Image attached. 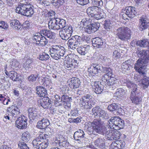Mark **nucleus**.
I'll list each match as a JSON object with an SVG mask.
<instances>
[{
	"instance_id": "79ce46f5",
	"label": "nucleus",
	"mask_w": 149,
	"mask_h": 149,
	"mask_svg": "<svg viewBox=\"0 0 149 149\" xmlns=\"http://www.w3.org/2000/svg\"><path fill=\"white\" fill-rule=\"evenodd\" d=\"M59 35L61 38L63 40H68L70 37L69 34H68L65 31L61 29L59 31Z\"/></svg>"
},
{
	"instance_id": "bf43d9fd",
	"label": "nucleus",
	"mask_w": 149,
	"mask_h": 149,
	"mask_svg": "<svg viewBox=\"0 0 149 149\" xmlns=\"http://www.w3.org/2000/svg\"><path fill=\"white\" fill-rule=\"evenodd\" d=\"M24 141H20L18 143V146L20 149H29L27 145Z\"/></svg>"
},
{
	"instance_id": "a878e982",
	"label": "nucleus",
	"mask_w": 149,
	"mask_h": 149,
	"mask_svg": "<svg viewBox=\"0 0 149 149\" xmlns=\"http://www.w3.org/2000/svg\"><path fill=\"white\" fill-rule=\"evenodd\" d=\"M139 28L141 31H143L148 28H149V22L143 18L140 19Z\"/></svg>"
},
{
	"instance_id": "c03bdc74",
	"label": "nucleus",
	"mask_w": 149,
	"mask_h": 149,
	"mask_svg": "<svg viewBox=\"0 0 149 149\" xmlns=\"http://www.w3.org/2000/svg\"><path fill=\"white\" fill-rule=\"evenodd\" d=\"M124 85L126 86L129 89L132 88L136 86V84L128 79L124 80L123 81Z\"/></svg>"
},
{
	"instance_id": "6ab92c4d",
	"label": "nucleus",
	"mask_w": 149,
	"mask_h": 149,
	"mask_svg": "<svg viewBox=\"0 0 149 149\" xmlns=\"http://www.w3.org/2000/svg\"><path fill=\"white\" fill-rule=\"evenodd\" d=\"M125 10L126 11L125 14L130 18H133L136 14V8L133 7H126Z\"/></svg>"
},
{
	"instance_id": "69168bd1",
	"label": "nucleus",
	"mask_w": 149,
	"mask_h": 149,
	"mask_svg": "<svg viewBox=\"0 0 149 149\" xmlns=\"http://www.w3.org/2000/svg\"><path fill=\"white\" fill-rule=\"evenodd\" d=\"M91 85L93 88V89L96 88V87H97L100 85L101 86V85L100 84V83L99 82L93 81V79H91Z\"/></svg>"
},
{
	"instance_id": "6e6552de",
	"label": "nucleus",
	"mask_w": 149,
	"mask_h": 149,
	"mask_svg": "<svg viewBox=\"0 0 149 149\" xmlns=\"http://www.w3.org/2000/svg\"><path fill=\"white\" fill-rule=\"evenodd\" d=\"M104 69V67L100 66L98 64H92L89 68L88 69L89 74L92 76H94L100 72V71L102 72Z\"/></svg>"
},
{
	"instance_id": "f257e3e1",
	"label": "nucleus",
	"mask_w": 149,
	"mask_h": 149,
	"mask_svg": "<svg viewBox=\"0 0 149 149\" xmlns=\"http://www.w3.org/2000/svg\"><path fill=\"white\" fill-rule=\"evenodd\" d=\"M91 125V126L88 127L87 129L89 134L96 135L98 134L103 135L106 134V128L100 118L95 119Z\"/></svg>"
},
{
	"instance_id": "dca6fc26",
	"label": "nucleus",
	"mask_w": 149,
	"mask_h": 149,
	"mask_svg": "<svg viewBox=\"0 0 149 149\" xmlns=\"http://www.w3.org/2000/svg\"><path fill=\"white\" fill-rule=\"evenodd\" d=\"M22 1H21L20 4L18 5L16 9V12L22 15L25 14V12L28 9L30 5L27 4H24L22 3Z\"/></svg>"
},
{
	"instance_id": "0eeeda50",
	"label": "nucleus",
	"mask_w": 149,
	"mask_h": 149,
	"mask_svg": "<svg viewBox=\"0 0 149 149\" xmlns=\"http://www.w3.org/2000/svg\"><path fill=\"white\" fill-rule=\"evenodd\" d=\"M148 61L139 58L136 61L135 64L134 68L140 74H142V72H144V70L146 68V64Z\"/></svg>"
},
{
	"instance_id": "680f3d73",
	"label": "nucleus",
	"mask_w": 149,
	"mask_h": 149,
	"mask_svg": "<svg viewBox=\"0 0 149 149\" xmlns=\"http://www.w3.org/2000/svg\"><path fill=\"white\" fill-rule=\"evenodd\" d=\"M85 103H86L85 105H83L82 104H79L83 108L87 110H89L91 109L92 107H93V106L91 104L90 102H87V103L85 102Z\"/></svg>"
},
{
	"instance_id": "e433bc0d",
	"label": "nucleus",
	"mask_w": 149,
	"mask_h": 149,
	"mask_svg": "<svg viewBox=\"0 0 149 149\" xmlns=\"http://www.w3.org/2000/svg\"><path fill=\"white\" fill-rule=\"evenodd\" d=\"M136 45L140 47H146L149 46V42L148 39H144L137 41Z\"/></svg>"
},
{
	"instance_id": "bb28decb",
	"label": "nucleus",
	"mask_w": 149,
	"mask_h": 149,
	"mask_svg": "<svg viewBox=\"0 0 149 149\" xmlns=\"http://www.w3.org/2000/svg\"><path fill=\"white\" fill-rule=\"evenodd\" d=\"M57 18L52 19L48 22V27L50 29L59 30Z\"/></svg>"
},
{
	"instance_id": "3c124183",
	"label": "nucleus",
	"mask_w": 149,
	"mask_h": 149,
	"mask_svg": "<svg viewBox=\"0 0 149 149\" xmlns=\"http://www.w3.org/2000/svg\"><path fill=\"white\" fill-rule=\"evenodd\" d=\"M125 91L122 88L118 89L115 93V96L118 97L120 98L125 95Z\"/></svg>"
},
{
	"instance_id": "4c0bfd02",
	"label": "nucleus",
	"mask_w": 149,
	"mask_h": 149,
	"mask_svg": "<svg viewBox=\"0 0 149 149\" xmlns=\"http://www.w3.org/2000/svg\"><path fill=\"white\" fill-rule=\"evenodd\" d=\"M99 8L97 7H91L88 8L86 10L87 14L89 15H91V17H93L95 14L97 13V10Z\"/></svg>"
},
{
	"instance_id": "a211bd4d",
	"label": "nucleus",
	"mask_w": 149,
	"mask_h": 149,
	"mask_svg": "<svg viewBox=\"0 0 149 149\" xmlns=\"http://www.w3.org/2000/svg\"><path fill=\"white\" fill-rule=\"evenodd\" d=\"M6 74L14 81H18L20 80V75L19 73L14 71H10L8 72L6 70H4Z\"/></svg>"
},
{
	"instance_id": "ddd939ff",
	"label": "nucleus",
	"mask_w": 149,
	"mask_h": 149,
	"mask_svg": "<svg viewBox=\"0 0 149 149\" xmlns=\"http://www.w3.org/2000/svg\"><path fill=\"white\" fill-rule=\"evenodd\" d=\"M100 26V24L98 22L91 24L87 25L84 28V31L85 32L89 34L94 33L98 29Z\"/></svg>"
},
{
	"instance_id": "7ed1b4c3",
	"label": "nucleus",
	"mask_w": 149,
	"mask_h": 149,
	"mask_svg": "<svg viewBox=\"0 0 149 149\" xmlns=\"http://www.w3.org/2000/svg\"><path fill=\"white\" fill-rule=\"evenodd\" d=\"M116 33L118 38L123 41L126 40L131 37V31L127 27L123 26L118 28Z\"/></svg>"
},
{
	"instance_id": "423d86ee",
	"label": "nucleus",
	"mask_w": 149,
	"mask_h": 149,
	"mask_svg": "<svg viewBox=\"0 0 149 149\" xmlns=\"http://www.w3.org/2000/svg\"><path fill=\"white\" fill-rule=\"evenodd\" d=\"M32 40L36 41V45L39 46H44L48 43L46 37L40 33L35 35L32 38Z\"/></svg>"
},
{
	"instance_id": "20e7f679",
	"label": "nucleus",
	"mask_w": 149,
	"mask_h": 149,
	"mask_svg": "<svg viewBox=\"0 0 149 149\" xmlns=\"http://www.w3.org/2000/svg\"><path fill=\"white\" fill-rule=\"evenodd\" d=\"M111 128L119 130L123 128L124 125V121L118 116L113 117L108 122Z\"/></svg>"
},
{
	"instance_id": "6e6d98bb",
	"label": "nucleus",
	"mask_w": 149,
	"mask_h": 149,
	"mask_svg": "<svg viewBox=\"0 0 149 149\" xmlns=\"http://www.w3.org/2000/svg\"><path fill=\"white\" fill-rule=\"evenodd\" d=\"M49 57V56L48 54L43 52L39 55V59L42 61H46L48 60Z\"/></svg>"
},
{
	"instance_id": "412c9836",
	"label": "nucleus",
	"mask_w": 149,
	"mask_h": 149,
	"mask_svg": "<svg viewBox=\"0 0 149 149\" xmlns=\"http://www.w3.org/2000/svg\"><path fill=\"white\" fill-rule=\"evenodd\" d=\"M142 76H143L141 81V83L140 84L141 87L144 89L147 88L149 86V77L146 76L145 72L142 73L140 74Z\"/></svg>"
},
{
	"instance_id": "338daca9",
	"label": "nucleus",
	"mask_w": 149,
	"mask_h": 149,
	"mask_svg": "<svg viewBox=\"0 0 149 149\" xmlns=\"http://www.w3.org/2000/svg\"><path fill=\"white\" fill-rule=\"evenodd\" d=\"M103 89V87L100 85L94 89H95L94 92L97 94H100L102 92Z\"/></svg>"
},
{
	"instance_id": "a18cd8bd",
	"label": "nucleus",
	"mask_w": 149,
	"mask_h": 149,
	"mask_svg": "<svg viewBox=\"0 0 149 149\" xmlns=\"http://www.w3.org/2000/svg\"><path fill=\"white\" fill-rule=\"evenodd\" d=\"M39 73L36 72L28 76L27 79L29 82H34L36 81L37 78L39 77Z\"/></svg>"
},
{
	"instance_id": "de8ad7c7",
	"label": "nucleus",
	"mask_w": 149,
	"mask_h": 149,
	"mask_svg": "<svg viewBox=\"0 0 149 149\" xmlns=\"http://www.w3.org/2000/svg\"><path fill=\"white\" fill-rule=\"evenodd\" d=\"M30 134L29 132H24L22 134V140L21 141L24 142H27L30 139Z\"/></svg>"
},
{
	"instance_id": "2f4dec72",
	"label": "nucleus",
	"mask_w": 149,
	"mask_h": 149,
	"mask_svg": "<svg viewBox=\"0 0 149 149\" xmlns=\"http://www.w3.org/2000/svg\"><path fill=\"white\" fill-rule=\"evenodd\" d=\"M94 143L96 146L100 149H104L105 147V144L103 139L99 137L95 140Z\"/></svg>"
},
{
	"instance_id": "8fccbe9b",
	"label": "nucleus",
	"mask_w": 149,
	"mask_h": 149,
	"mask_svg": "<svg viewBox=\"0 0 149 149\" xmlns=\"http://www.w3.org/2000/svg\"><path fill=\"white\" fill-rule=\"evenodd\" d=\"M77 50L78 52L82 55H84L88 52L87 48L82 46L78 47Z\"/></svg>"
},
{
	"instance_id": "c85d7f7f",
	"label": "nucleus",
	"mask_w": 149,
	"mask_h": 149,
	"mask_svg": "<svg viewBox=\"0 0 149 149\" xmlns=\"http://www.w3.org/2000/svg\"><path fill=\"white\" fill-rule=\"evenodd\" d=\"M138 54L140 58L149 62V49L141 50Z\"/></svg>"
},
{
	"instance_id": "1a4fd4ad",
	"label": "nucleus",
	"mask_w": 149,
	"mask_h": 149,
	"mask_svg": "<svg viewBox=\"0 0 149 149\" xmlns=\"http://www.w3.org/2000/svg\"><path fill=\"white\" fill-rule=\"evenodd\" d=\"M27 118L24 116L21 115L17 118L16 122V126L18 128L21 129L26 128L27 127Z\"/></svg>"
},
{
	"instance_id": "13d9d810",
	"label": "nucleus",
	"mask_w": 149,
	"mask_h": 149,
	"mask_svg": "<svg viewBox=\"0 0 149 149\" xmlns=\"http://www.w3.org/2000/svg\"><path fill=\"white\" fill-rule=\"evenodd\" d=\"M91 3L93 5L95 6L94 7L98 6L100 7L103 4V1L102 0H92Z\"/></svg>"
},
{
	"instance_id": "a19ab883",
	"label": "nucleus",
	"mask_w": 149,
	"mask_h": 149,
	"mask_svg": "<svg viewBox=\"0 0 149 149\" xmlns=\"http://www.w3.org/2000/svg\"><path fill=\"white\" fill-rule=\"evenodd\" d=\"M55 143L57 144H58L59 146L61 147L66 148L68 147L69 145V143L67 140H65L64 139L63 140L56 141Z\"/></svg>"
},
{
	"instance_id": "774afa93",
	"label": "nucleus",
	"mask_w": 149,
	"mask_h": 149,
	"mask_svg": "<svg viewBox=\"0 0 149 149\" xmlns=\"http://www.w3.org/2000/svg\"><path fill=\"white\" fill-rule=\"evenodd\" d=\"M120 53L117 50H115L113 52V56L114 58H118L120 57Z\"/></svg>"
},
{
	"instance_id": "0e129e2a",
	"label": "nucleus",
	"mask_w": 149,
	"mask_h": 149,
	"mask_svg": "<svg viewBox=\"0 0 149 149\" xmlns=\"http://www.w3.org/2000/svg\"><path fill=\"white\" fill-rule=\"evenodd\" d=\"M131 93L130 97H132L134 96H136L138 93V89H137V86L136 85V86H134L132 88H131Z\"/></svg>"
},
{
	"instance_id": "5fc2aeb1",
	"label": "nucleus",
	"mask_w": 149,
	"mask_h": 149,
	"mask_svg": "<svg viewBox=\"0 0 149 149\" xmlns=\"http://www.w3.org/2000/svg\"><path fill=\"white\" fill-rule=\"evenodd\" d=\"M98 117L104 120L108 119L109 117L107 112L102 109Z\"/></svg>"
},
{
	"instance_id": "4d7b16f0",
	"label": "nucleus",
	"mask_w": 149,
	"mask_h": 149,
	"mask_svg": "<svg viewBox=\"0 0 149 149\" xmlns=\"http://www.w3.org/2000/svg\"><path fill=\"white\" fill-rule=\"evenodd\" d=\"M64 1V0H53L52 3L53 6L57 8L63 5Z\"/></svg>"
},
{
	"instance_id": "9b49d317",
	"label": "nucleus",
	"mask_w": 149,
	"mask_h": 149,
	"mask_svg": "<svg viewBox=\"0 0 149 149\" xmlns=\"http://www.w3.org/2000/svg\"><path fill=\"white\" fill-rule=\"evenodd\" d=\"M67 44L68 47H70L73 49H76V47H79L80 45V43L77 35H75L68 40Z\"/></svg>"
},
{
	"instance_id": "2eb2a0df",
	"label": "nucleus",
	"mask_w": 149,
	"mask_h": 149,
	"mask_svg": "<svg viewBox=\"0 0 149 149\" xmlns=\"http://www.w3.org/2000/svg\"><path fill=\"white\" fill-rule=\"evenodd\" d=\"M77 61L74 59L69 58L65 62L64 66L65 68L68 70H73L77 65Z\"/></svg>"
},
{
	"instance_id": "09e8293b",
	"label": "nucleus",
	"mask_w": 149,
	"mask_h": 149,
	"mask_svg": "<svg viewBox=\"0 0 149 149\" xmlns=\"http://www.w3.org/2000/svg\"><path fill=\"white\" fill-rule=\"evenodd\" d=\"M54 98L55 99L54 100V103L55 106L62 105L63 102L61 98L58 95H55Z\"/></svg>"
},
{
	"instance_id": "5701e85b",
	"label": "nucleus",
	"mask_w": 149,
	"mask_h": 149,
	"mask_svg": "<svg viewBox=\"0 0 149 149\" xmlns=\"http://www.w3.org/2000/svg\"><path fill=\"white\" fill-rule=\"evenodd\" d=\"M92 45L94 47L102 48L104 47L103 42L102 39L99 37L93 38L92 40Z\"/></svg>"
},
{
	"instance_id": "ea45409f",
	"label": "nucleus",
	"mask_w": 149,
	"mask_h": 149,
	"mask_svg": "<svg viewBox=\"0 0 149 149\" xmlns=\"http://www.w3.org/2000/svg\"><path fill=\"white\" fill-rule=\"evenodd\" d=\"M62 102H63L65 106H67L68 107L70 106V102L72 100L71 98L69 97L68 96L66 95H64L61 97Z\"/></svg>"
},
{
	"instance_id": "864d4df0",
	"label": "nucleus",
	"mask_w": 149,
	"mask_h": 149,
	"mask_svg": "<svg viewBox=\"0 0 149 149\" xmlns=\"http://www.w3.org/2000/svg\"><path fill=\"white\" fill-rule=\"evenodd\" d=\"M102 109L99 106L93 108L92 109L93 114L95 116L98 117Z\"/></svg>"
},
{
	"instance_id": "f03ea898",
	"label": "nucleus",
	"mask_w": 149,
	"mask_h": 149,
	"mask_svg": "<svg viewBox=\"0 0 149 149\" xmlns=\"http://www.w3.org/2000/svg\"><path fill=\"white\" fill-rule=\"evenodd\" d=\"M65 48L61 46L53 45L49 49V52L52 58L56 60H58L63 56L65 53Z\"/></svg>"
},
{
	"instance_id": "cd10ccee",
	"label": "nucleus",
	"mask_w": 149,
	"mask_h": 149,
	"mask_svg": "<svg viewBox=\"0 0 149 149\" xmlns=\"http://www.w3.org/2000/svg\"><path fill=\"white\" fill-rule=\"evenodd\" d=\"M39 33L41 34V35L50 39H53L55 37V33L49 30H42L40 31V33Z\"/></svg>"
},
{
	"instance_id": "e2e57ef3",
	"label": "nucleus",
	"mask_w": 149,
	"mask_h": 149,
	"mask_svg": "<svg viewBox=\"0 0 149 149\" xmlns=\"http://www.w3.org/2000/svg\"><path fill=\"white\" fill-rule=\"evenodd\" d=\"M104 24V28L107 31H109L111 28L112 24L109 21L105 20Z\"/></svg>"
},
{
	"instance_id": "393cba45",
	"label": "nucleus",
	"mask_w": 149,
	"mask_h": 149,
	"mask_svg": "<svg viewBox=\"0 0 149 149\" xmlns=\"http://www.w3.org/2000/svg\"><path fill=\"white\" fill-rule=\"evenodd\" d=\"M50 123L48 120L43 118L37 123V127L40 129H45L50 125Z\"/></svg>"
},
{
	"instance_id": "9d476101",
	"label": "nucleus",
	"mask_w": 149,
	"mask_h": 149,
	"mask_svg": "<svg viewBox=\"0 0 149 149\" xmlns=\"http://www.w3.org/2000/svg\"><path fill=\"white\" fill-rule=\"evenodd\" d=\"M120 132L118 131H114L111 130L107 131L105 134L106 138L109 140H118L120 138Z\"/></svg>"
},
{
	"instance_id": "49530a36",
	"label": "nucleus",
	"mask_w": 149,
	"mask_h": 149,
	"mask_svg": "<svg viewBox=\"0 0 149 149\" xmlns=\"http://www.w3.org/2000/svg\"><path fill=\"white\" fill-rule=\"evenodd\" d=\"M130 99L132 103L136 104H140L142 100V99L140 97L136 95L130 97Z\"/></svg>"
},
{
	"instance_id": "72a5a7b5",
	"label": "nucleus",
	"mask_w": 149,
	"mask_h": 149,
	"mask_svg": "<svg viewBox=\"0 0 149 149\" xmlns=\"http://www.w3.org/2000/svg\"><path fill=\"white\" fill-rule=\"evenodd\" d=\"M36 91L37 94L40 97H44L47 95V90L42 86L36 87Z\"/></svg>"
},
{
	"instance_id": "473e14b6",
	"label": "nucleus",
	"mask_w": 149,
	"mask_h": 149,
	"mask_svg": "<svg viewBox=\"0 0 149 149\" xmlns=\"http://www.w3.org/2000/svg\"><path fill=\"white\" fill-rule=\"evenodd\" d=\"M118 80L116 78L111 76L106 85L111 86L113 89H114L118 86Z\"/></svg>"
},
{
	"instance_id": "c756f323",
	"label": "nucleus",
	"mask_w": 149,
	"mask_h": 149,
	"mask_svg": "<svg viewBox=\"0 0 149 149\" xmlns=\"http://www.w3.org/2000/svg\"><path fill=\"white\" fill-rule=\"evenodd\" d=\"M10 25L12 27H14L15 29L21 30L23 28V26L20 23L19 21L16 19L11 20L10 21Z\"/></svg>"
},
{
	"instance_id": "39448f33",
	"label": "nucleus",
	"mask_w": 149,
	"mask_h": 149,
	"mask_svg": "<svg viewBox=\"0 0 149 149\" xmlns=\"http://www.w3.org/2000/svg\"><path fill=\"white\" fill-rule=\"evenodd\" d=\"M48 140L43 141L40 138H36L32 142L33 146L38 149H45L48 146Z\"/></svg>"
},
{
	"instance_id": "37998d69",
	"label": "nucleus",
	"mask_w": 149,
	"mask_h": 149,
	"mask_svg": "<svg viewBox=\"0 0 149 149\" xmlns=\"http://www.w3.org/2000/svg\"><path fill=\"white\" fill-rule=\"evenodd\" d=\"M57 22H58V29H63L66 26V25L65 21L63 19H61L58 18H57Z\"/></svg>"
},
{
	"instance_id": "f704fd0d",
	"label": "nucleus",
	"mask_w": 149,
	"mask_h": 149,
	"mask_svg": "<svg viewBox=\"0 0 149 149\" xmlns=\"http://www.w3.org/2000/svg\"><path fill=\"white\" fill-rule=\"evenodd\" d=\"M92 97V96L89 94H87L82 97L80 99V101L79 102V104H82L84 105H85L86 103L85 102H90L91 100Z\"/></svg>"
},
{
	"instance_id": "b1692460",
	"label": "nucleus",
	"mask_w": 149,
	"mask_h": 149,
	"mask_svg": "<svg viewBox=\"0 0 149 149\" xmlns=\"http://www.w3.org/2000/svg\"><path fill=\"white\" fill-rule=\"evenodd\" d=\"M81 82L79 79L77 77L72 78L70 83L69 84L70 87L73 89L78 88L80 85Z\"/></svg>"
},
{
	"instance_id": "c9c22d12",
	"label": "nucleus",
	"mask_w": 149,
	"mask_h": 149,
	"mask_svg": "<svg viewBox=\"0 0 149 149\" xmlns=\"http://www.w3.org/2000/svg\"><path fill=\"white\" fill-rule=\"evenodd\" d=\"M77 37L81 45L83 42L88 43L90 41V37L88 35L83 34L81 36L77 35Z\"/></svg>"
},
{
	"instance_id": "052dcab7",
	"label": "nucleus",
	"mask_w": 149,
	"mask_h": 149,
	"mask_svg": "<svg viewBox=\"0 0 149 149\" xmlns=\"http://www.w3.org/2000/svg\"><path fill=\"white\" fill-rule=\"evenodd\" d=\"M62 29L65 31L66 33L69 34L70 36H71V34L73 31V27L71 26H69L68 27H66L65 28Z\"/></svg>"
},
{
	"instance_id": "58836bf2",
	"label": "nucleus",
	"mask_w": 149,
	"mask_h": 149,
	"mask_svg": "<svg viewBox=\"0 0 149 149\" xmlns=\"http://www.w3.org/2000/svg\"><path fill=\"white\" fill-rule=\"evenodd\" d=\"M8 111H11L12 113L13 114V116L15 117H17L20 113L19 109L17 107L13 106L9 107Z\"/></svg>"
},
{
	"instance_id": "7c9ffc66",
	"label": "nucleus",
	"mask_w": 149,
	"mask_h": 149,
	"mask_svg": "<svg viewBox=\"0 0 149 149\" xmlns=\"http://www.w3.org/2000/svg\"><path fill=\"white\" fill-rule=\"evenodd\" d=\"M107 109L109 111L113 113H114V111H116L118 112L119 113H120L122 112V109L119 108L118 105L115 103L109 105Z\"/></svg>"
},
{
	"instance_id": "f8f14e48",
	"label": "nucleus",
	"mask_w": 149,
	"mask_h": 149,
	"mask_svg": "<svg viewBox=\"0 0 149 149\" xmlns=\"http://www.w3.org/2000/svg\"><path fill=\"white\" fill-rule=\"evenodd\" d=\"M102 72L105 74L102 76V80L106 85L108 82L110 78L112 76V72L111 69L110 68L104 67L103 70Z\"/></svg>"
},
{
	"instance_id": "4be33fe9",
	"label": "nucleus",
	"mask_w": 149,
	"mask_h": 149,
	"mask_svg": "<svg viewBox=\"0 0 149 149\" xmlns=\"http://www.w3.org/2000/svg\"><path fill=\"white\" fill-rule=\"evenodd\" d=\"M125 144L124 141H117L111 144L110 146V149H121L125 146Z\"/></svg>"
},
{
	"instance_id": "4468645a",
	"label": "nucleus",
	"mask_w": 149,
	"mask_h": 149,
	"mask_svg": "<svg viewBox=\"0 0 149 149\" xmlns=\"http://www.w3.org/2000/svg\"><path fill=\"white\" fill-rule=\"evenodd\" d=\"M28 111L29 117L30 120H36L40 118L37 110L34 108H29Z\"/></svg>"
},
{
	"instance_id": "603ef678",
	"label": "nucleus",
	"mask_w": 149,
	"mask_h": 149,
	"mask_svg": "<svg viewBox=\"0 0 149 149\" xmlns=\"http://www.w3.org/2000/svg\"><path fill=\"white\" fill-rule=\"evenodd\" d=\"M25 12V14L23 15L29 17H31L34 13L33 7L30 5V6L28 8V9Z\"/></svg>"
},
{
	"instance_id": "aec40b11",
	"label": "nucleus",
	"mask_w": 149,
	"mask_h": 149,
	"mask_svg": "<svg viewBox=\"0 0 149 149\" xmlns=\"http://www.w3.org/2000/svg\"><path fill=\"white\" fill-rule=\"evenodd\" d=\"M84 132L81 130H79L74 132L73 136L74 139L79 141L78 142L80 143L83 142L82 139L84 137Z\"/></svg>"
},
{
	"instance_id": "f3484780",
	"label": "nucleus",
	"mask_w": 149,
	"mask_h": 149,
	"mask_svg": "<svg viewBox=\"0 0 149 149\" xmlns=\"http://www.w3.org/2000/svg\"><path fill=\"white\" fill-rule=\"evenodd\" d=\"M52 101L47 97H44L42 100L38 101L39 105L45 109H47L51 106Z\"/></svg>"
}]
</instances>
